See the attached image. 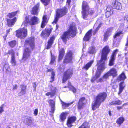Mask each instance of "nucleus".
Segmentation results:
<instances>
[{
    "mask_svg": "<svg viewBox=\"0 0 128 128\" xmlns=\"http://www.w3.org/2000/svg\"><path fill=\"white\" fill-rule=\"evenodd\" d=\"M118 52V50H116L114 51L112 54L111 56V58H113L115 59V58L116 56V55Z\"/></svg>",
    "mask_w": 128,
    "mask_h": 128,
    "instance_id": "a19ab883",
    "label": "nucleus"
},
{
    "mask_svg": "<svg viewBox=\"0 0 128 128\" xmlns=\"http://www.w3.org/2000/svg\"><path fill=\"white\" fill-rule=\"evenodd\" d=\"M115 59L112 58H110V60L109 65L110 66H112L114 65V62Z\"/></svg>",
    "mask_w": 128,
    "mask_h": 128,
    "instance_id": "ea45409f",
    "label": "nucleus"
},
{
    "mask_svg": "<svg viewBox=\"0 0 128 128\" xmlns=\"http://www.w3.org/2000/svg\"><path fill=\"white\" fill-rule=\"evenodd\" d=\"M113 7L114 8L117 10H120L122 6L121 4L117 1H115L113 4Z\"/></svg>",
    "mask_w": 128,
    "mask_h": 128,
    "instance_id": "aec40b11",
    "label": "nucleus"
},
{
    "mask_svg": "<svg viewBox=\"0 0 128 128\" xmlns=\"http://www.w3.org/2000/svg\"><path fill=\"white\" fill-rule=\"evenodd\" d=\"M126 78V76L124 73H122L117 78L118 80L119 81L123 80Z\"/></svg>",
    "mask_w": 128,
    "mask_h": 128,
    "instance_id": "cd10ccee",
    "label": "nucleus"
},
{
    "mask_svg": "<svg viewBox=\"0 0 128 128\" xmlns=\"http://www.w3.org/2000/svg\"><path fill=\"white\" fill-rule=\"evenodd\" d=\"M122 103V102L119 100L115 101H114L110 102V104L111 105H120Z\"/></svg>",
    "mask_w": 128,
    "mask_h": 128,
    "instance_id": "7c9ffc66",
    "label": "nucleus"
},
{
    "mask_svg": "<svg viewBox=\"0 0 128 128\" xmlns=\"http://www.w3.org/2000/svg\"><path fill=\"white\" fill-rule=\"evenodd\" d=\"M44 5H48L49 3L50 0H40Z\"/></svg>",
    "mask_w": 128,
    "mask_h": 128,
    "instance_id": "49530a36",
    "label": "nucleus"
},
{
    "mask_svg": "<svg viewBox=\"0 0 128 128\" xmlns=\"http://www.w3.org/2000/svg\"><path fill=\"white\" fill-rule=\"evenodd\" d=\"M72 51L68 52L65 57L63 62L64 63L67 64L71 62L72 59Z\"/></svg>",
    "mask_w": 128,
    "mask_h": 128,
    "instance_id": "9d476101",
    "label": "nucleus"
},
{
    "mask_svg": "<svg viewBox=\"0 0 128 128\" xmlns=\"http://www.w3.org/2000/svg\"><path fill=\"white\" fill-rule=\"evenodd\" d=\"M33 120V119L32 118L27 117L24 119V122L26 124L30 125L32 124Z\"/></svg>",
    "mask_w": 128,
    "mask_h": 128,
    "instance_id": "4be33fe9",
    "label": "nucleus"
},
{
    "mask_svg": "<svg viewBox=\"0 0 128 128\" xmlns=\"http://www.w3.org/2000/svg\"><path fill=\"white\" fill-rule=\"evenodd\" d=\"M127 105H128V102L124 104H123L122 106H124Z\"/></svg>",
    "mask_w": 128,
    "mask_h": 128,
    "instance_id": "69168bd1",
    "label": "nucleus"
},
{
    "mask_svg": "<svg viewBox=\"0 0 128 128\" xmlns=\"http://www.w3.org/2000/svg\"><path fill=\"white\" fill-rule=\"evenodd\" d=\"M20 86L21 88V90L26 91V86H24V85H22Z\"/></svg>",
    "mask_w": 128,
    "mask_h": 128,
    "instance_id": "3c124183",
    "label": "nucleus"
},
{
    "mask_svg": "<svg viewBox=\"0 0 128 128\" xmlns=\"http://www.w3.org/2000/svg\"><path fill=\"white\" fill-rule=\"evenodd\" d=\"M4 107V104H2L0 107V114L2 112L4 111V110L3 109Z\"/></svg>",
    "mask_w": 128,
    "mask_h": 128,
    "instance_id": "6e6d98bb",
    "label": "nucleus"
},
{
    "mask_svg": "<svg viewBox=\"0 0 128 128\" xmlns=\"http://www.w3.org/2000/svg\"><path fill=\"white\" fill-rule=\"evenodd\" d=\"M126 46H128V36L127 38V42L126 44Z\"/></svg>",
    "mask_w": 128,
    "mask_h": 128,
    "instance_id": "774afa93",
    "label": "nucleus"
},
{
    "mask_svg": "<svg viewBox=\"0 0 128 128\" xmlns=\"http://www.w3.org/2000/svg\"><path fill=\"white\" fill-rule=\"evenodd\" d=\"M102 24V23H100L98 26L96 28V29L94 31L93 34L94 35H95L96 34L98 30H99V28L101 27Z\"/></svg>",
    "mask_w": 128,
    "mask_h": 128,
    "instance_id": "de8ad7c7",
    "label": "nucleus"
},
{
    "mask_svg": "<svg viewBox=\"0 0 128 128\" xmlns=\"http://www.w3.org/2000/svg\"><path fill=\"white\" fill-rule=\"evenodd\" d=\"M10 63L12 66H15L16 64V62L15 56H12L11 57Z\"/></svg>",
    "mask_w": 128,
    "mask_h": 128,
    "instance_id": "bb28decb",
    "label": "nucleus"
},
{
    "mask_svg": "<svg viewBox=\"0 0 128 128\" xmlns=\"http://www.w3.org/2000/svg\"><path fill=\"white\" fill-rule=\"evenodd\" d=\"M18 11H16L9 13L8 15V16L10 18H12L14 17L17 13Z\"/></svg>",
    "mask_w": 128,
    "mask_h": 128,
    "instance_id": "f704fd0d",
    "label": "nucleus"
},
{
    "mask_svg": "<svg viewBox=\"0 0 128 128\" xmlns=\"http://www.w3.org/2000/svg\"><path fill=\"white\" fill-rule=\"evenodd\" d=\"M51 60L50 61V64H53L54 61H55V60L56 58V57L55 56H54L52 55V54L51 53Z\"/></svg>",
    "mask_w": 128,
    "mask_h": 128,
    "instance_id": "37998d69",
    "label": "nucleus"
},
{
    "mask_svg": "<svg viewBox=\"0 0 128 128\" xmlns=\"http://www.w3.org/2000/svg\"><path fill=\"white\" fill-rule=\"evenodd\" d=\"M67 12V10L66 7L60 9H58L56 12V14L54 22L56 23L60 17L64 16Z\"/></svg>",
    "mask_w": 128,
    "mask_h": 128,
    "instance_id": "0eeeda50",
    "label": "nucleus"
},
{
    "mask_svg": "<svg viewBox=\"0 0 128 128\" xmlns=\"http://www.w3.org/2000/svg\"><path fill=\"white\" fill-rule=\"evenodd\" d=\"M29 18L28 16H26L25 20L23 23L24 24L25 26H26L28 24H30V25H34L37 24L38 23L39 18L35 16L32 17L30 21Z\"/></svg>",
    "mask_w": 128,
    "mask_h": 128,
    "instance_id": "423d86ee",
    "label": "nucleus"
},
{
    "mask_svg": "<svg viewBox=\"0 0 128 128\" xmlns=\"http://www.w3.org/2000/svg\"><path fill=\"white\" fill-rule=\"evenodd\" d=\"M51 110L50 111V112H51L52 113H53L54 112L55 110V106H51Z\"/></svg>",
    "mask_w": 128,
    "mask_h": 128,
    "instance_id": "5fc2aeb1",
    "label": "nucleus"
},
{
    "mask_svg": "<svg viewBox=\"0 0 128 128\" xmlns=\"http://www.w3.org/2000/svg\"><path fill=\"white\" fill-rule=\"evenodd\" d=\"M106 96L107 94L104 92L99 94L96 96V100L92 104V109L95 110L96 108H98L102 102L105 100Z\"/></svg>",
    "mask_w": 128,
    "mask_h": 128,
    "instance_id": "39448f33",
    "label": "nucleus"
},
{
    "mask_svg": "<svg viewBox=\"0 0 128 128\" xmlns=\"http://www.w3.org/2000/svg\"><path fill=\"white\" fill-rule=\"evenodd\" d=\"M61 101L62 102V106L63 108H66V107H67L69 106L70 104H66L65 102H63L61 100Z\"/></svg>",
    "mask_w": 128,
    "mask_h": 128,
    "instance_id": "79ce46f5",
    "label": "nucleus"
},
{
    "mask_svg": "<svg viewBox=\"0 0 128 128\" xmlns=\"http://www.w3.org/2000/svg\"><path fill=\"white\" fill-rule=\"evenodd\" d=\"M55 94V92L54 91H52V92H48L46 93V95L47 96H48L50 95V97H51L53 96Z\"/></svg>",
    "mask_w": 128,
    "mask_h": 128,
    "instance_id": "4c0bfd02",
    "label": "nucleus"
},
{
    "mask_svg": "<svg viewBox=\"0 0 128 128\" xmlns=\"http://www.w3.org/2000/svg\"><path fill=\"white\" fill-rule=\"evenodd\" d=\"M112 28H108L106 32H105L104 35V38L103 40L104 41L107 40L108 39V37L111 34Z\"/></svg>",
    "mask_w": 128,
    "mask_h": 128,
    "instance_id": "9b49d317",
    "label": "nucleus"
},
{
    "mask_svg": "<svg viewBox=\"0 0 128 128\" xmlns=\"http://www.w3.org/2000/svg\"><path fill=\"white\" fill-rule=\"evenodd\" d=\"M82 18L84 19H86L89 15H91L94 12V11L89 7L88 3L83 1L82 5Z\"/></svg>",
    "mask_w": 128,
    "mask_h": 128,
    "instance_id": "20e7f679",
    "label": "nucleus"
},
{
    "mask_svg": "<svg viewBox=\"0 0 128 128\" xmlns=\"http://www.w3.org/2000/svg\"><path fill=\"white\" fill-rule=\"evenodd\" d=\"M108 73V72L106 74H105L103 77V78H108V77L110 76V75Z\"/></svg>",
    "mask_w": 128,
    "mask_h": 128,
    "instance_id": "864d4df0",
    "label": "nucleus"
},
{
    "mask_svg": "<svg viewBox=\"0 0 128 128\" xmlns=\"http://www.w3.org/2000/svg\"><path fill=\"white\" fill-rule=\"evenodd\" d=\"M64 53V51L63 48L61 49L59 51V54L58 57V60H62Z\"/></svg>",
    "mask_w": 128,
    "mask_h": 128,
    "instance_id": "a878e982",
    "label": "nucleus"
},
{
    "mask_svg": "<svg viewBox=\"0 0 128 128\" xmlns=\"http://www.w3.org/2000/svg\"><path fill=\"white\" fill-rule=\"evenodd\" d=\"M10 46L12 47H14L16 44V42L15 40L12 41L8 42Z\"/></svg>",
    "mask_w": 128,
    "mask_h": 128,
    "instance_id": "c9c22d12",
    "label": "nucleus"
},
{
    "mask_svg": "<svg viewBox=\"0 0 128 128\" xmlns=\"http://www.w3.org/2000/svg\"><path fill=\"white\" fill-rule=\"evenodd\" d=\"M55 38V36H53L50 38V40H48L46 48L47 49H49L51 47L53 43Z\"/></svg>",
    "mask_w": 128,
    "mask_h": 128,
    "instance_id": "f3484780",
    "label": "nucleus"
},
{
    "mask_svg": "<svg viewBox=\"0 0 128 128\" xmlns=\"http://www.w3.org/2000/svg\"><path fill=\"white\" fill-rule=\"evenodd\" d=\"M71 1V0H67V2L68 4V5H69Z\"/></svg>",
    "mask_w": 128,
    "mask_h": 128,
    "instance_id": "e2e57ef3",
    "label": "nucleus"
},
{
    "mask_svg": "<svg viewBox=\"0 0 128 128\" xmlns=\"http://www.w3.org/2000/svg\"><path fill=\"white\" fill-rule=\"evenodd\" d=\"M8 54H11V56H15V53L14 51L13 50H10L8 51Z\"/></svg>",
    "mask_w": 128,
    "mask_h": 128,
    "instance_id": "8fccbe9b",
    "label": "nucleus"
},
{
    "mask_svg": "<svg viewBox=\"0 0 128 128\" xmlns=\"http://www.w3.org/2000/svg\"><path fill=\"white\" fill-rule=\"evenodd\" d=\"M66 113H62L60 116V120L62 121H63L66 119Z\"/></svg>",
    "mask_w": 128,
    "mask_h": 128,
    "instance_id": "473e14b6",
    "label": "nucleus"
},
{
    "mask_svg": "<svg viewBox=\"0 0 128 128\" xmlns=\"http://www.w3.org/2000/svg\"><path fill=\"white\" fill-rule=\"evenodd\" d=\"M5 69L6 72L7 74H10L11 71V70L8 63H6L4 66V69Z\"/></svg>",
    "mask_w": 128,
    "mask_h": 128,
    "instance_id": "412c9836",
    "label": "nucleus"
},
{
    "mask_svg": "<svg viewBox=\"0 0 128 128\" xmlns=\"http://www.w3.org/2000/svg\"><path fill=\"white\" fill-rule=\"evenodd\" d=\"M110 49L109 47L106 46L102 49V53L101 58V60L98 61L97 64L98 66L96 73L94 76H93L91 80V81L93 82L97 78H98L100 76L102 70L104 69L105 63L104 61L107 58V55L110 52Z\"/></svg>",
    "mask_w": 128,
    "mask_h": 128,
    "instance_id": "f257e3e1",
    "label": "nucleus"
},
{
    "mask_svg": "<svg viewBox=\"0 0 128 128\" xmlns=\"http://www.w3.org/2000/svg\"><path fill=\"white\" fill-rule=\"evenodd\" d=\"M92 30H90L86 33L84 38L83 40L84 41H88L90 40L92 36Z\"/></svg>",
    "mask_w": 128,
    "mask_h": 128,
    "instance_id": "a211bd4d",
    "label": "nucleus"
},
{
    "mask_svg": "<svg viewBox=\"0 0 128 128\" xmlns=\"http://www.w3.org/2000/svg\"><path fill=\"white\" fill-rule=\"evenodd\" d=\"M124 119L122 117H121L118 118L117 121L116 123L118 124H120L123 123Z\"/></svg>",
    "mask_w": 128,
    "mask_h": 128,
    "instance_id": "72a5a7b5",
    "label": "nucleus"
},
{
    "mask_svg": "<svg viewBox=\"0 0 128 128\" xmlns=\"http://www.w3.org/2000/svg\"><path fill=\"white\" fill-rule=\"evenodd\" d=\"M52 31L51 29H46L45 31L42 32L41 36L44 38L48 37Z\"/></svg>",
    "mask_w": 128,
    "mask_h": 128,
    "instance_id": "2eb2a0df",
    "label": "nucleus"
},
{
    "mask_svg": "<svg viewBox=\"0 0 128 128\" xmlns=\"http://www.w3.org/2000/svg\"><path fill=\"white\" fill-rule=\"evenodd\" d=\"M90 126L88 122H84L78 128H89Z\"/></svg>",
    "mask_w": 128,
    "mask_h": 128,
    "instance_id": "2f4dec72",
    "label": "nucleus"
},
{
    "mask_svg": "<svg viewBox=\"0 0 128 128\" xmlns=\"http://www.w3.org/2000/svg\"><path fill=\"white\" fill-rule=\"evenodd\" d=\"M40 6V3H38L32 8L31 12V14H32L36 15L38 14V12Z\"/></svg>",
    "mask_w": 128,
    "mask_h": 128,
    "instance_id": "4468645a",
    "label": "nucleus"
},
{
    "mask_svg": "<svg viewBox=\"0 0 128 128\" xmlns=\"http://www.w3.org/2000/svg\"><path fill=\"white\" fill-rule=\"evenodd\" d=\"M47 22L46 16L45 15L43 16L42 18V21L41 25V28H44Z\"/></svg>",
    "mask_w": 128,
    "mask_h": 128,
    "instance_id": "393cba45",
    "label": "nucleus"
},
{
    "mask_svg": "<svg viewBox=\"0 0 128 128\" xmlns=\"http://www.w3.org/2000/svg\"><path fill=\"white\" fill-rule=\"evenodd\" d=\"M117 108L118 110H120V109L122 108V107L121 106H118Z\"/></svg>",
    "mask_w": 128,
    "mask_h": 128,
    "instance_id": "0e129e2a",
    "label": "nucleus"
},
{
    "mask_svg": "<svg viewBox=\"0 0 128 128\" xmlns=\"http://www.w3.org/2000/svg\"><path fill=\"white\" fill-rule=\"evenodd\" d=\"M113 12V10L112 7L110 6H107L106 9V12Z\"/></svg>",
    "mask_w": 128,
    "mask_h": 128,
    "instance_id": "09e8293b",
    "label": "nucleus"
},
{
    "mask_svg": "<svg viewBox=\"0 0 128 128\" xmlns=\"http://www.w3.org/2000/svg\"><path fill=\"white\" fill-rule=\"evenodd\" d=\"M73 74L72 71V69H69L64 72L62 79L63 83L65 82L66 80L70 78Z\"/></svg>",
    "mask_w": 128,
    "mask_h": 128,
    "instance_id": "1a4fd4ad",
    "label": "nucleus"
},
{
    "mask_svg": "<svg viewBox=\"0 0 128 128\" xmlns=\"http://www.w3.org/2000/svg\"><path fill=\"white\" fill-rule=\"evenodd\" d=\"M16 20V17L12 19H7V24L9 26H13Z\"/></svg>",
    "mask_w": 128,
    "mask_h": 128,
    "instance_id": "dca6fc26",
    "label": "nucleus"
},
{
    "mask_svg": "<svg viewBox=\"0 0 128 128\" xmlns=\"http://www.w3.org/2000/svg\"><path fill=\"white\" fill-rule=\"evenodd\" d=\"M124 18L125 20H126L128 22V15H125Z\"/></svg>",
    "mask_w": 128,
    "mask_h": 128,
    "instance_id": "bf43d9fd",
    "label": "nucleus"
},
{
    "mask_svg": "<svg viewBox=\"0 0 128 128\" xmlns=\"http://www.w3.org/2000/svg\"><path fill=\"white\" fill-rule=\"evenodd\" d=\"M48 88L49 89H50L51 90H52V89L53 88V87L51 85H49Z\"/></svg>",
    "mask_w": 128,
    "mask_h": 128,
    "instance_id": "052dcab7",
    "label": "nucleus"
},
{
    "mask_svg": "<svg viewBox=\"0 0 128 128\" xmlns=\"http://www.w3.org/2000/svg\"><path fill=\"white\" fill-rule=\"evenodd\" d=\"M108 72L109 74L113 77L116 76L117 75V71L116 69L114 68H112Z\"/></svg>",
    "mask_w": 128,
    "mask_h": 128,
    "instance_id": "6ab92c4d",
    "label": "nucleus"
},
{
    "mask_svg": "<svg viewBox=\"0 0 128 128\" xmlns=\"http://www.w3.org/2000/svg\"><path fill=\"white\" fill-rule=\"evenodd\" d=\"M125 86V85L124 82L120 83L119 84V92L118 94H120L124 88Z\"/></svg>",
    "mask_w": 128,
    "mask_h": 128,
    "instance_id": "b1692460",
    "label": "nucleus"
},
{
    "mask_svg": "<svg viewBox=\"0 0 128 128\" xmlns=\"http://www.w3.org/2000/svg\"><path fill=\"white\" fill-rule=\"evenodd\" d=\"M16 32V36L21 38L26 37L27 35V30L25 28L19 29Z\"/></svg>",
    "mask_w": 128,
    "mask_h": 128,
    "instance_id": "6e6552de",
    "label": "nucleus"
},
{
    "mask_svg": "<svg viewBox=\"0 0 128 128\" xmlns=\"http://www.w3.org/2000/svg\"><path fill=\"white\" fill-rule=\"evenodd\" d=\"M37 86V85H36V82H34L33 84V88H34V91H35L36 90V88Z\"/></svg>",
    "mask_w": 128,
    "mask_h": 128,
    "instance_id": "13d9d810",
    "label": "nucleus"
},
{
    "mask_svg": "<svg viewBox=\"0 0 128 128\" xmlns=\"http://www.w3.org/2000/svg\"><path fill=\"white\" fill-rule=\"evenodd\" d=\"M76 119V117L74 116L68 118L67 122V125L68 127H71L74 126L73 124L74 123Z\"/></svg>",
    "mask_w": 128,
    "mask_h": 128,
    "instance_id": "f8f14e48",
    "label": "nucleus"
},
{
    "mask_svg": "<svg viewBox=\"0 0 128 128\" xmlns=\"http://www.w3.org/2000/svg\"><path fill=\"white\" fill-rule=\"evenodd\" d=\"M112 12H106V17L108 18L112 14Z\"/></svg>",
    "mask_w": 128,
    "mask_h": 128,
    "instance_id": "a18cd8bd",
    "label": "nucleus"
},
{
    "mask_svg": "<svg viewBox=\"0 0 128 128\" xmlns=\"http://www.w3.org/2000/svg\"><path fill=\"white\" fill-rule=\"evenodd\" d=\"M53 70L48 69L47 70V72H50L52 71V75L51 77V80H50V82H52L54 81V76H55L54 72L52 71Z\"/></svg>",
    "mask_w": 128,
    "mask_h": 128,
    "instance_id": "c756f323",
    "label": "nucleus"
},
{
    "mask_svg": "<svg viewBox=\"0 0 128 128\" xmlns=\"http://www.w3.org/2000/svg\"><path fill=\"white\" fill-rule=\"evenodd\" d=\"M72 86L71 85V83L70 82H68V87L69 88V86Z\"/></svg>",
    "mask_w": 128,
    "mask_h": 128,
    "instance_id": "338daca9",
    "label": "nucleus"
},
{
    "mask_svg": "<svg viewBox=\"0 0 128 128\" xmlns=\"http://www.w3.org/2000/svg\"><path fill=\"white\" fill-rule=\"evenodd\" d=\"M96 52L95 48L94 46H92L88 48V52L90 54H93Z\"/></svg>",
    "mask_w": 128,
    "mask_h": 128,
    "instance_id": "5701e85b",
    "label": "nucleus"
},
{
    "mask_svg": "<svg viewBox=\"0 0 128 128\" xmlns=\"http://www.w3.org/2000/svg\"><path fill=\"white\" fill-rule=\"evenodd\" d=\"M122 34V31H120L119 32H116L115 35L114 36V38L115 39L116 38L118 37L120 35Z\"/></svg>",
    "mask_w": 128,
    "mask_h": 128,
    "instance_id": "e433bc0d",
    "label": "nucleus"
},
{
    "mask_svg": "<svg viewBox=\"0 0 128 128\" xmlns=\"http://www.w3.org/2000/svg\"><path fill=\"white\" fill-rule=\"evenodd\" d=\"M85 100V98L84 97H82L79 100L78 105V110H80L84 107V101Z\"/></svg>",
    "mask_w": 128,
    "mask_h": 128,
    "instance_id": "ddd939ff",
    "label": "nucleus"
},
{
    "mask_svg": "<svg viewBox=\"0 0 128 128\" xmlns=\"http://www.w3.org/2000/svg\"><path fill=\"white\" fill-rule=\"evenodd\" d=\"M28 45L30 48L27 47L24 49L22 60L25 61L29 58L31 52L32 51L34 47V37H31L26 40L25 42V46Z\"/></svg>",
    "mask_w": 128,
    "mask_h": 128,
    "instance_id": "f03ea898",
    "label": "nucleus"
},
{
    "mask_svg": "<svg viewBox=\"0 0 128 128\" xmlns=\"http://www.w3.org/2000/svg\"><path fill=\"white\" fill-rule=\"evenodd\" d=\"M48 102L50 105L51 106H55V102L53 100H48Z\"/></svg>",
    "mask_w": 128,
    "mask_h": 128,
    "instance_id": "58836bf2",
    "label": "nucleus"
},
{
    "mask_svg": "<svg viewBox=\"0 0 128 128\" xmlns=\"http://www.w3.org/2000/svg\"><path fill=\"white\" fill-rule=\"evenodd\" d=\"M26 93V91L21 90V91L18 93V95L20 96L23 95Z\"/></svg>",
    "mask_w": 128,
    "mask_h": 128,
    "instance_id": "603ef678",
    "label": "nucleus"
},
{
    "mask_svg": "<svg viewBox=\"0 0 128 128\" xmlns=\"http://www.w3.org/2000/svg\"><path fill=\"white\" fill-rule=\"evenodd\" d=\"M76 28L75 26L71 25L68 31L65 32L62 36V38L65 44L66 43L67 39L75 36L76 34Z\"/></svg>",
    "mask_w": 128,
    "mask_h": 128,
    "instance_id": "7ed1b4c3",
    "label": "nucleus"
},
{
    "mask_svg": "<svg viewBox=\"0 0 128 128\" xmlns=\"http://www.w3.org/2000/svg\"><path fill=\"white\" fill-rule=\"evenodd\" d=\"M38 110L37 109H36L34 111V114L35 116H36L38 113Z\"/></svg>",
    "mask_w": 128,
    "mask_h": 128,
    "instance_id": "4d7b16f0",
    "label": "nucleus"
},
{
    "mask_svg": "<svg viewBox=\"0 0 128 128\" xmlns=\"http://www.w3.org/2000/svg\"><path fill=\"white\" fill-rule=\"evenodd\" d=\"M69 88L70 90H72L74 93H76V89L74 87L72 86H69Z\"/></svg>",
    "mask_w": 128,
    "mask_h": 128,
    "instance_id": "c03bdc74",
    "label": "nucleus"
},
{
    "mask_svg": "<svg viewBox=\"0 0 128 128\" xmlns=\"http://www.w3.org/2000/svg\"><path fill=\"white\" fill-rule=\"evenodd\" d=\"M17 88V85L16 84L15 86H14L13 87V90H16Z\"/></svg>",
    "mask_w": 128,
    "mask_h": 128,
    "instance_id": "680f3d73",
    "label": "nucleus"
},
{
    "mask_svg": "<svg viewBox=\"0 0 128 128\" xmlns=\"http://www.w3.org/2000/svg\"><path fill=\"white\" fill-rule=\"evenodd\" d=\"M94 60H92L90 61L84 66V68L86 70H88L90 67L93 63Z\"/></svg>",
    "mask_w": 128,
    "mask_h": 128,
    "instance_id": "c85d7f7f",
    "label": "nucleus"
}]
</instances>
